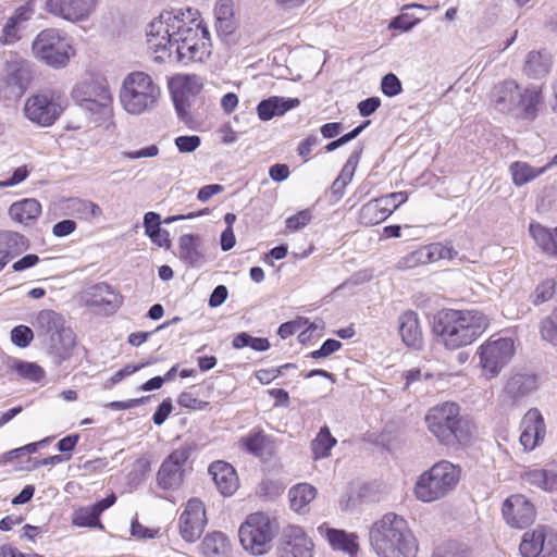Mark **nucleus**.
Wrapping results in <instances>:
<instances>
[{
    "mask_svg": "<svg viewBox=\"0 0 557 557\" xmlns=\"http://www.w3.org/2000/svg\"><path fill=\"white\" fill-rule=\"evenodd\" d=\"M34 338V332L29 326L17 325L11 331L12 343L21 348L27 347Z\"/></svg>",
    "mask_w": 557,
    "mask_h": 557,
    "instance_id": "nucleus-51",
    "label": "nucleus"
},
{
    "mask_svg": "<svg viewBox=\"0 0 557 557\" xmlns=\"http://www.w3.org/2000/svg\"><path fill=\"white\" fill-rule=\"evenodd\" d=\"M522 481L545 492L557 491V473L545 469L528 470L522 474Z\"/></svg>",
    "mask_w": 557,
    "mask_h": 557,
    "instance_id": "nucleus-38",
    "label": "nucleus"
},
{
    "mask_svg": "<svg viewBox=\"0 0 557 557\" xmlns=\"http://www.w3.org/2000/svg\"><path fill=\"white\" fill-rule=\"evenodd\" d=\"M11 369L21 377L32 382H39L45 375L44 369L35 362L15 360L11 366Z\"/></svg>",
    "mask_w": 557,
    "mask_h": 557,
    "instance_id": "nucleus-45",
    "label": "nucleus"
},
{
    "mask_svg": "<svg viewBox=\"0 0 557 557\" xmlns=\"http://www.w3.org/2000/svg\"><path fill=\"white\" fill-rule=\"evenodd\" d=\"M72 455H51L48 458L38 460L33 459L30 455H13L9 459L15 471H32L40 466H54L67 461Z\"/></svg>",
    "mask_w": 557,
    "mask_h": 557,
    "instance_id": "nucleus-36",
    "label": "nucleus"
},
{
    "mask_svg": "<svg viewBox=\"0 0 557 557\" xmlns=\"http://www.w3.org/2000/svg\"><path fill=\"white\" fill-rule=\"evenodd\" d=\"M228 295V290L225 285H218L209 297V306L216 308L224 304Z\"/></svg>",
    "mask_w": 557,
    "mask_h": 557,
    "instance_id": "nucleus-64",
    "label": "nucleus"
},
{
    "mask_svg": "<svg viewBox=\"0 0 557 557\" xmlns=\"http://www.w3.org/2000/svg\"><path fill=\"white\" fill-rule=\"evenodd\" d=\"M111 96L106 82L88 78L78 83L72 90L73 100L79 106L82 102L99 99V97Z\"/></svg>",
    "mask_w": 557,
    "mask_h": 557,
    "instance_id": "nucleus-30",
    "label": "nucleus"
},
{
    "mask_svg": "<svg viewBox=\"0 0 557 557\" xmlns=\"http://www.w3.org/2000/svg\"><path fill=\"white\" fill-rule=\"evenodd\" d=\"M173 410V404L171 398H165L158 406L156 412L152 416V421L156 425H161L165 422L168 417Z\"/></svg>",
    "mask_w": 557,
    "mask_h": 557,
    "instance_id": "nucleus-58",
    "label": "nucleus"
},
{
    "mask_svg": "<svg viewBox=\"0 0 557 557\" xmlns=\"http://www.w3.org/2000/svg\"><path fill=\"white\" fill-rule=\"evenodd\" d=\"M519 85L513 79H506L494 86L491 98L495 109L502 113H515Z\"/></svg>",
    "mask_w": 557,
    "mask_h": 557,
    "instance_id": "nucleus-23",
    "label": "nucleus"
},
{
    "mask_svg": "<svg viewBox=\"0 0 557 557\" xmlns=\"http://www.w3.org/2000/svg\"><path fill=\"white\" fill-rule=\"evenodd\" d=\"M381 106L379 97H369L358 103V111L361 116H369L373 114Z\"/></svg>",
    "mask_w": 557,
    "mask_h": 557,
    "instance_id": "nucleus-61",
    "label": "nucleus"
},
{
    "mask_svg": "<svg viewBox=\"0 0 557 557\" xmlns=\"http://www.w3.org/2000/svg\"><path fill=\"white\" fill-rule=\"evenodd\" d=\"M53 440H54V436H48L41 441L29 443L22 447L13 448V449L9 450L8 453H14V454L37 453L39 449H46L49 446V444H51L53 442Z\"/></svg>",
    "mask_w": 557,
    "mask_h": 557,
    "instance_id": "nucleus-59",
    "label": "nucleus"
},
{
    "mask_svg": "<svg viewBox=\"0 0 557 557\" xmlns=\"http://www.w3.org/2000/svg\"><path fill=\"white\" fill-rule=\"evenodd\" d=\"M232 346L235 349L250 347L256 351H265L271 347V344L265 337H255L247 332H240L234 336Z\"/></svg>",
    "mask_w": 557,
    "mask_h": 557,
    "instance_id": "nucleus-44",
    "label": "nucleus"
},
{
    "mask_svg": "<svg viewBox=\"0 0 557 557\" xmlns=\"http://www.w3.org/2000/svg\"><path fill=\"white\" fill-rule=\"evenodd\" d=\"M381 90L387 97H395L403 91V85L394 73H388L382 77Z\"/></svg>",
    "mask_w": 557,
    "mask_h": 557,
    "instance_id": "nucleus-52",
    "label": "nucleus"
},
{
    "mask_svg": "<svg viewBox=\"0 0 557 557\" xmlns=\"http://www.w3.org/2000/svg\"><path fill=\"white\" fill-rule=\"evenodd\" d=\"M78 108L89 122L95 125H102L112 117V96H102L96 100L82 102Z\"/></svg>",
    "mask_w": 557,
    "mask_h": 557,
    "instance_id": "nucleus-29",
    "label": "nucleus"
},
{
    "mask_svg": "<svg viewBox=\"0 0 557 557\" xmlns=\"http://www.w3.org/2000/svg\"><path fill=\"white\" fill-rule=\"evenodd\" d=\"M317 490L308 483L293 486L288 492L290 508L296 512H304L305 508L315 498Z\"/></svg>",
    "mask_w": 557,
    "mask_h": 557,
    "instance_id": "nucleus-41",
    "label": "nucleus"
},
{
    "mask_svg": "<svg viewBox=\"0 0 557 557\" xmlns=\"http://www.w3.org/2000/svg\"><path fill=\"white\" fill-rule=\"evenodd\" d=\"M399 334L403 342L408 347H421L422 331L419 324L418 314L414 311H406L399 317Z\"/></svg>",
    "mask_w": 557,
    "mask_h": 557,
    "instance_id": "nucleus-31",
    "label": "nucleus"
},
{
    "mask_svg": "<svg viewBox=\"0 0 557 557\" xmlns=\"http://www.w3.org/2000/svg\"><path fill=\"white\" fill-rule=\"evenodd\" d=\"M537 387V377L531 373H517L512 375L506 386L505 392L513 400L520 399Z\"/></svg>",
    "mask_w": 557,
    "mask_h": 557,
    "instance_id": "nucleus-33",
    "label": "nucleus"
},
{
    "mask_svg": "<svg viewBox=\"0 0 557 557\" xmlns=\"http://www.w3.org/2000/svg\"><path fill=\"white\" fill-rule=\"evenodd\" d=\"M116 502V496L111 493L106 498L98 500L91 506L79 507L72 513V523L79 528H95L103 530L99 517Z\"/></svg>",
    "mask_w": 557,
    "mask_h": 557,
    "instance_id": "nucleus-19",
    "label": "nucleus"
},
{
    "mask_svg": "<svg viewBox=\"0 0 557 557\" xmlns=\"http://www.w3.org/2000/svg\"><path fill=\"white\" fill-rule=\"evenodd\" d=\"M487 317L478 310L444 309L435 314L433 333L447 349L470 345L488 326Z\"/></svg>",
    "mask_w": 557,
    "mask_h": 557,
    "instance_id": "nucleus-2",
    "label": "nucleus"
},
{
    "mask_svg": "<svg viewBox=\"0 0 557 557\" xmlns=\"http://www.w3.org/2000/svg\"><path fill=\"white\" fill-rule=\"evenodd\" d=\"M36 326L48 348L54 355L57 362L67 359L75 346V335L70 327L64 326L62 315L53 310H41L36 319Z\"/></svg>",
    "mask_w": 557,
    "mask_h": 557,
    "instance_id": "nucleus-7",
    "label": "nucleus"
},
{
    "mask_svg": "<svg viewBox=\"0 0 557 557\" xmlns=\"http://www.w3.org/2000/svg\"><path fill=\"white\" fill-rule=\"evenodd\" d=\"M207 525L206 509L199 498H190L180 517V533L188 542H196Z\"/></svg>",
    "mask_w": 557,
    "mask_h": 557,
    "instance_id": "nucleus-14",
    "label": "nucleus"
},
{
    "mask_svg": "<svg viewBox=\"0 0 557 557\" xmlns=\"http://www.w3.org/2000/svg\"><path fill=\"white\" fill-rule=\"evenodd\" d=\"M161 216L159 213L149 211L144 215V227L146 235L159 247L169 249L171 247L169 231L161 228Z\"/></svg>",
    "mask_w": 557,
    "mask_h": 557,
    "instance_id": "nucleus-35",
    "label": "nucleus"
},
{
    "mask_svg": "<svg viewBox=\"0 0 557 557\" xmlns=\"http://www.w3.org/2000/svg\"><path fill=\"white\" fill-rule=\"evenodd\" d=\"M555 290V282L553 280H546L542 282L534 292V304L539 305L549 300Z\"/></svg>",
    "mask_w": 557,
    "mask_h": 557,
    "instance_id": "nucleus-55",
    "label": "nucleus"
},
{
    "mask_svg": "<svg viewBox=\"0 0 557 557\" xmlns=\"http://www.w3.org/2000/svg\"><path fill=\"white\" fill-rule=\"evenodd\" d=\"M522 425L520 444L525 450H532L545 435V423L540 410L530 409L523 417Z\"/></svg>",
    "mask_w": 557,
    "mask_h": 557,
    "instance_id": "nucleus-22",
    "label": "nucleus"
},
{
    "mask_svg": "<svg viewBox=\"0 0 557 557\" xmlns=\"http://www.w3.org/2000/svg\"><path fill=\"white\" fill-rule=\"evenodd\" d=\"M30 77L27 70L14 69L0 79V99L11 103L26 91Z\"/></svg>",
    "mask_w": 557,
    "mask_h": 557,
    "instance_id": "nucleus-21",
    "label": "nucleus"
},
{
    "mask_svg": "<svg viewBox=\"0 0 557 557\" xmlns=\"http://www.w3.org/2000/svg\"><path fill=\"white\" fill-rule=\"evenodd\" d=\"M40 212L41 205L34 198H26L14 202L9 209V214L12 220L22 224H28L30 221L36 220Z\"/></svg>",
    "mask_w": 557,
    "mask_h": 557,
    "instance_id": "nucleus-37",
    "label": "nucleus"
},
{
    "mask_svg": "<svg viewBox=\"0 0 557 557\" xmlns=\"http://www.w3.org/2000/svg\"><path fill=\"white\" fill-rule=\"evenodd\" d=\"M453 253H457L451 248L443 246L441 243H434L420 247L410 253L400 258L396 264L398 270H409L421 264H428L441 259H451Z\"/></svg>",
    "mask_w": 557,
    "mask_h": 557,
    "instance_id": "nucleus-17",
    "label": "nucleus"
},
{
    "mask_svg": "<svg viewBox=\"0 0 557 557\" xmlns=\"http://www.w3.org/2000/svg\"><path fill=\"white\" fill-rule=\"evenodd\" d=\"M67 107L65 95L55 89H45L27 98L25 116L33 123L48 127L55 123Z\"/></svg>",
    "mask_w": 557,
    "mask_h": 557,
    "instance_id": "nucleus-9",
    "label": "nucleus"
},
{
    "mask_svg": "<svg viewBox=\"0 0 557 557\" xmlns=\"http://www.w3.org/2000/svg\"><path fill=\"white\" fill-rule=\"evenodd\" d=\"M512 182L516 186H523L528 182L539 177L546 172V168H533L525 162H513L510 165Z\"/></svg>",
    "mask_w": 557,
    "mask_h": 557,
    "instance_id": "nucleus-43",
    "label": "nucleus"
},
{
    "mask_svg": "<svg viewBox=\"0 0 557 557\" xmlns=\"http://www.w3.org/2000/svg\"><path fill=\"white\" fill-rule=\"evenodd\" d=\"M83 299L87 307L97 308L106 314L115 312L122 304V297L104 282L86 288Z\"/></svg>",
    "mask_w": 557,
    "mask_h": 557,
    "instance_id": "nucleus-18",
    "label": "nucleus"
},
{
    "mask_svg": "<svg viewBox=\"0 0 557 557\" xmlns=\"http://www.w3.org/2000/svg\"><path fill=\"white\" fill-rule=\"evenodd\" d=\"M408 196L405 191L391 193L385 196L376 198L383 209L389 211V215L407 200Z\"/></svg>",
    "mask_w": 557,
    "mask_h": 557,
    "instance_id": "nucleus-53",
    "label": "nucleus"
},
{
    "mask_svg": "<svg viewBox=\"0 0 557 557\" xmlns=\"http://www.w3.org/2000/svg\"><path fill=\"white\" fill-rule=\"evenodd\" d=\"M540 333L544 341L557 346V309L541 322Z\"/></svg>",
    "mask_w": 557,
    "mask_h": 557,
    "instance_id": "nucleus-48",
    "label": "nucleus"
},
{
    "mask_svg": "<svg viewBox=\"0 0 557 557\" xmlns=\"http://www.w3.org/2000/svg\"><path fill=\"white\" fill-rule=\"evenodd\" d=\"M369 541L379 557H417V541L407 521L394 512L372 524Z\"/></svg>",
    "mask_w": 557,
    "mask_h": 557,
    "instance_id": "nucleus-4",
    "label": "nucleus"
},
{
    "mask_svg": "<svg viewBox=\"0 0 557 557\" xmlns=\"http://www.w3.org/2000/svg\"><path fill=\"white\" fill-rule=\"evenodd\" d=\"M193 15L191 9H187V15L182 10L161 12L147 27L149 49L184 65L203 62L211 54L210 34ZM156 60L163 61L164 55Z\"/></svg>",
    "mask_w": 557,
    "mask_h": 557,
    "instance_id": "nucleus-1",
    "label": "nucleus"
},
{
    "mask_svg": "<svg viewBox=\"0 0 557 557\" xmlns=\"http://www.w3.org/2000/svg\"><path fill=\"white\" fill-rule=\"evenodd\" d=\"M201 144V139L197 135L178 136L175 138V146L182 153L195 151Z\"/></svg>",
    "mask_w": 557,
    "mask_h": 557,
    "instance_id": "nucleus-54",
    "label": "nucleus"
},
{
    "mask_svg": "<svg viewBox=\"0 0 557 557\" xmlns=\"http://www.w3.org/2000/svg\"><path fill=\"white\" fill-rule=\"evenodd\" d=\"M76 228V222L71 219H65L55 223L52 227V234L55 237H65L72 234Z\"/></svg>",
    "mask_w": 557,
    "mask_h": 557,
    "instance_id": "nucleus-62",
    "label": "nucleus"
},
{
    "mask_svg": "<svg viewBox=\"0 0 557 557\" xmlns=\"http://www.w3.org/2000/svg\"><path fill=\"white\" fill-rule=\"evenodd\" d=\"M516 115L523 120L533 121L539 113V106L542 102V89L530 85L523 90L519 87Z\"/></svg>",
    "mask_w": 557,
    "mask_h": 557,
    "instance_id": "nucleus-26",
    "label": "nucleus"
},
{
    "mask_svg": "<svg viewBox=\"0 0 557 557\" xmlns=\"http://www.w3.org/2000/svg\"><path fill=\"white\" fill-rule=\"evenodd\" d=\"M515 354L513 341L508 337L490 338L478 349L480 366L484 374L496 376Z\"/></svg>",
    "mask_w": 557,
    "mask_h": 557,
    "instance_id": "nucleus-11",
    "label": "nucleus"
},
{
    "mask_svg": "<svg viewBox=\"0 0 557 557\" xmlns=\"http://www.w3.org/2000/svg\"><path fill=\"white\" fill-rule=\"evenodd\" d=\"M552 66V55L547 51H530L524 62L523 72L528 77L539 79L546 76Z\"/></svg>",
    "mask_w": 557,
    "mask_h": 557,
    "instance_id": "nucleus-32",
    "label": "nucleus"
},
{
    "mask_svg": "<svg viewBox=\"0 0 557 557\" xmlns=\"http://www.w3.org/2000/svg\"><path fill=\"white\" fill-rule=\"evenodd\" d=\"M187 455H169L157 474L158 485L163 490H177L183 482V466Z\"/></svg>",
    "mask_w": 557,
    "mask_h": 557,
    "instance_id": "nucleus-20",
    "label": "nucleus"
},
{
    "mask_svg": "<svg viewBox=\"0 0 557 557\" xmlns=\"http://www.w3.org/2000/svg\"><path fill=\"white\" fill-rule=\"evenodd\" d=\"M312 541L298 525L283 529L277 545V557H312Z\"/></svg>",
    "mask_w": 557,
    "mask_h": 557,
    "instance_id": "nucleus-15",
    "label": "nucleus"
},
{
    "mask_svg": "<svg viewBox=\"0 0 557 557\" xmlns=\"http://www.w3.org/2000/svg\"><path fill=\"white\" fill-rule=\"evenodd\" d=\"M326 539L334 549L343 550L354 557L358 552V536L344 530L327 529Z\"/></svg>",
    "mask_w": 557,
    "mask_h": 557,
    "instance_id": "nucleus-39",
    "label": "nucleus"
},
{
    "mask_svg": "<svg viewBox=\"0 0 557 557\" xmlns=\"http://www.w3.org/2000/svg\"><path fill=\"white\" fill-rule=\"evenodd\" d=\"M502 517L510 528L523 530L535 521L536 508L523 494H512L503 502Z\"/></svg>",
    "mask_w": 557,
    "mask_h": 557,
    "instance_id": "nucleus-13",
    "label": "nucleus"
},
{
    "mask_svg": "<svg viewBox=\"0 0 557 557\" xmlns=\"http://www.w3.org/2000/svg\"><path fill=\"white\" fill-rule=\"evenodd\" d=\"M29 247V240L22 234L12 231H3L0 233V257L2 263L7 265L18 255L26 251Z\"/></svg>",
    "mask_w": 557,
    "mask_h": 557,
    "instance_id": "nucleus-28",
    "label": "nucleus"
},
{
    "mask_svg": "<svg viewBox=\"0 0 557 557\" xmlns=\"http://www.w3.org/2000/svg\"><path fill=\"white\" fill-rule=\"evenodd\" d=\"M529 233L543 252L557 257V227L547 228L540 223H531Z\"/></svg>",
    "mask_w": 557,
    "mask_h": 557,
    "instance_id": "nucleus-34",
    "label": "nucleus"
},
{
    "mask_svg": "<svg viewBox=\"0 0 557 557\" xmlns=\"http://www.w3.org/2000/svg\"><path fill=\"white\" fill-rule=\"evenodd\" d=\"M178 257L188 267H201L206 258L200 236L195 234L182 235L178 240Z\"/></svg>",
    "mask_w": 557,
    "mask_h": 557,
    "instance_id": "nucleus-25",
    "label": "nucleus"
},
{
    "mask_svg": "<svg viewBox=\"0 0 557 557\" xmlns=\"http://www.w3.org/2000/svg\"><path fill=\"white\" fill-rule=\"evenodd\" d=\"M270 440L262 430H255L242 438L243 446L248 453H261L268 449Z\"/></svg>",
    "mask_w": 557,
    "mask_h": 557,
    "instance_id": "nucleus-47",
    "label": "nucleus"
},
{
    "mask_svg": "<svg viewBox=\"0 0 557 557\" xmlns=\"http://www.w3.org/2000/svg\"><path fill=\"white\" fill-rule=\"evenodd\" d=\"M172 99L174 103L175 111L177 116L184 123H188L190 119V114L188 112L189 101L188 97L183 91H173Z\"/></svg>",
    "mask_w": 557,
    "mask_h": 557,
    "instance_id": "nucleus-50",
    "label": "nucleus"
},
{
    "mask_svg": "<svg viewBox=\"0 0 557 557\" xmlns=\"http://www.w3.org/2000/svg\"><path fill=\"white\" fill-rule=\"evenodd\" d=\"M300 104L298 98H284L272 96L261 100L257 106V113L261 121H269L274 116L284 115L287 111Z\"/></svg>",
    "mask_w": 557,
    "mask_h": 557,
    "instance_id": "nucleus-27",
    "label": "nucleus"
},
{
    "mask_svg": "<svg viewBox=\"0 0 557 557\" xmlns=\"http://www.w3.org/2000/svg\"><path fill=\"white\" fill-rule=\"evenodd\" d=\"M227 547V537L215 531L203 537L199 550L202 557H226Z\"/></svg>",
    "mask_w": 557,
    "mask_h": 557,
    "instance_id": "nucleus-40",
    "label": "nucleus"
},
{
    "mask_svg": "<svg viewBox=\"0 0 557 557\" xmlns=\"http://www.w3.org/2000/svg\"><path fill=\"white\" fill-rule=\"evenodd\" d=\"M424 420L428 430L448 448H465L475 437V425L470 418L460 414V407L456 403L445 401L433 406Z\"/></svg>",
    "mask_w": 557,
    "mask_h": 557,
    "instance_id": "nucleus-3",
    "label": "nucleus"
},
{
    "mask_svg": "<svg viewBox=\"0 0 557 557\" xmlns=\"http://www.w3.org/2000/svg\"><path fill=\"white\" fill-rule=\"evenodd\" d=\"M177 403L181 407L187 409H203L208 405V403L199 400L187 392L180 394Z\"/></svg>",
    "mask_w": 557,
    "mask_h": 557,
    "instance_id": "nucleus-60",
    "label": "nucleus"
},
{
    "mask_svg": "<svg viewBox=\"0 0 557 557\" xmlns=\"http://www.w3.org/2000/svg\"><path fill=\"white\" fill-rule=\"evenodd\" d=\"M208 471L223 496H231L237 490L238 478L235 469L228 462L214 461L209 466Z\"/></svg>",
    "mask_w": 557,
    "mask_h": 557,
    "instance_id": "nucleus-24",
    "label": "nucleus"
},
{
    "mask_svg": "<svg viewBox=\"0 0 557 557\" xmlns=\"http://www.w3.org/2000/svg\"><path fill=\"white\" fill-rule=\"evenodd\" d=\"M97 0H47L44 10L69 22H81L89 17Z\"/></svg>",
    "mask_w": 557,
    "mask_h": 557,
    "instance_id": "nucleus-16",
    "label": "nucleus"
},
{
    "mask_svg": "<svg viewBox=\"0 0 557 557\" xmlns=\"http://www.w3.org/2000/svg\"><path fill=\"white\" fill-rule=\"evenodd\" d=\"M311 220L309 210H302L286 220V227L290 231H298L306 226Z\"/></svg>",
    "mask_w": 557,
    "mask_h": 557,
    "instance_id": "nucleus-56",
    "label": "nucleus"
},
{
    "mask_svg": "<svg viewBox=\"0 0 557 557\" xmlns=\"http://www.w3.org/2000/svg\"><path fill=\"white\" fill-rule=\"evenodd\" d=\"M72 47L54 28L40 32L33 42L34 54L46 64L60 67L70 61Z\"/></svg>",
    "mask_w": 557,
    "mask_h": 557,
    "instance_id": "nucleus-10",
    "label": "nucleus"
},
{
    "mask_svg": "<svg viewBox=\"0 0 557 557\" xmlns=\"http://www.w3.org/2000/svg\"><path fill=\"white\" fill-rule=\"evenodd\" d=\"M38 262L39 257L35 253H29L15 261L12 264V270L14 272H22L24 270L35 267Z\"/></svg>",
    "mask_w": 557,
    "mask_h": 557,
    "instance_id": "nucleus-63",
    "label": "nucleus"
},
{
    "mask_svg": "<svg viewBox=\"0 0 557 557\" xmlns=\"http://www.w3.org/2000/svg\"><path fill=\"white\" fill-rule=\"evenodd\" d=\"M519 552L522 557H554L557 554V532L548 525H537L524 532Z\"/></svg>",
    "mask_w": 557,
    "mask_h": 557,
    "instance_id": "nucleus-12",
    "label": "nucleus"
},
{
    "mask_svg": "<svg viewBox=\"0 0 557 557\" xmlns=\"http://www.w3.org/2000/svg\"><path fill=\"white\" fill-rule=\"evenodd\" d=\"M337 441L331 434L330 429L324 425L320 429L315 440L312 442L314 453H329L335 445Z\"/></svg>",
    "mask_w": 557,
    "mask_h": 557,
    "instance_id": "nucleus-49",
    "label": "nucleus"
},
{
    "mask_svg": "<svg viewBox=\"0 0 557 557\" xmlns=\"http://www.w3.org/2000/svg\"><path fill=\"white\" fill-rule=\"evenodd\" d=\"M388 216V209L384 210L375 198L361 207L359 212V222L364 226H372L385 221Z\"/></svg>",
    "mask_w": 557,
    "mask_h": 557,
    "instance_id": "nucleus-42",
    "label": "nucleus"
},
{
    "mask_svg": "<svg viewBox=\"0 0 557 557\" xmlns=\"http://www.w3.org/2000/svg\"><path fill=\"white\" fill-rule=\"evenodd\" d=\"M278 532L275 519L263 512H255L247 517L240 525L238 536L243 547L252 555H263L272 547V541Z\"/></svg>",
    "mask_w": 557,
    "mask_h": 557,
    "instance_id": "nucleus-8",
    "label": "nucleus"
},
{
    "mask_svg": "<svg viewBox=\"0 0 557 557\" xmlns=\"http://www.w3.org/2000/svg\"><path fill=\"white\" fill-rule=\"evenodd\" d=\"M119 97L128 114L140 115L157 107L161 88L149 74L134 71L124 77Z\"/></svg>",
    "mask_w": 557,
    "mask_h": 557,
    "instance_id": "nucleus-5",
    "label": "nucleus"
},
{
    "mask_svg": "<svg viewBox=\"0 0 557 557\" xmlns=\"http://www.w3.org/2000/svg\"><path fill=\"white\" fill-rule=\"evenodd\" d=\"M70 208L75 215L85 220L98 218L102 214L101 208L90 200L72 199Z\"/></svg>",
    "mask_w": 557,
    "mask_h": 557,
    "instance_id": "nucleus-46",
    "label": "nucleus"
},
{
    "mask_svg": "<svg viewBox=\"0 0 557 557\" xmlns=\"http://www.w3.org/2000/svg\"><path fill=\"white\" fill-rule=\"evenodd\" d=\"M20 26L12 17L8 20L2 29V37L0 38L3 44H13L18 40Z\"/></svg>",
    "mask_w": 557,
    "mask_h": 557,
    "instance_id": "nucleus-57",
    "label": "nucleus"
},
{
    "mask_svg": "<svg viewBox=\"0 0 557 557\" xmlns=\"http://www.w3.org/2000/svg\"><path fill=\"white\" fill-rule=\"evenodd\" d=\"M459 473V469L451 462L435 463L419 476L414 486L417 498L424 503H431L444 497L457 485Z\"/></svg>",
    "mask_w": 557,
    "mask_h": 557,
    "instance_id": "nucleus-6",
    "label": "nucleus"
}]
</instances>
